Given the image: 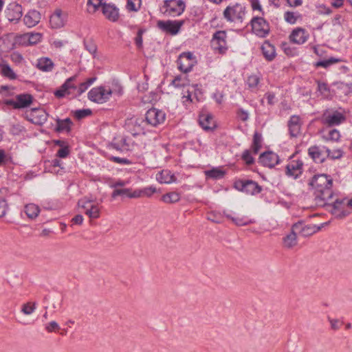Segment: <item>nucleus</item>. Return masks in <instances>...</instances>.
<instances>
[{
	"label": "nucleus",
	"mask_w": 352,
	"mask_h": 352,
	"mask_svg": "<svg viewBox=\"0 0 352 352\" xmlns=\"http://www.w3.org/2000/svg\"><path fill=\"white\" fill-rule=\"evenodd\" d=\"M261 48L262 53L266 60L271 61L275 58V47L269 41H265L261 45Z\"/></svg>",
	"instance_id": "obj_30"
},
{
	"label": "nucleus",
	"mask_w": 352,
	"mask_h": 352,
	"mask_svg": "<svg viewBox=\"0 0 352 352\" xmlns=\"http://www.w3.org/2000/svg\"><path fill=\"white\" fill-rule=\"evenodd\" d=\"M1 74L3 76L10 78V79H15L16 76L11 67L6 64H3L1 65Z\"/></svg>",
	"instance_id": "obj_48"
},
{
	"label": "nucleus",
	"mask_w": 352,
	"mask_h": 352,
	"mask_svg": "<svg viewBox=\"0 0 352 352\" xmlns=\"http://www.w3.org/2000/svg\"><path fill=\"white\" fill-rule=\"evenodd\" d=\"M184 24L183 21H159L157 22V26L162 30L169 32L171 34H176L182 25Z\"/></svg>",
	"instance_id": "obj_20"
},
{
	"label": "nucleus",
	"mask_w": 352,
	"mask_h": 352,
	"mask_svg": "<svg viewBox=\"0 0 352 352\" xmlns=\"http://www.w3.org/2000/svg\"><path fill=\"white\" fill-rule=\"evenodd\" d=\"M156 179L162 184H170L176 180L175 176L168 170H163L157 173Z\"/></svg>",
	"instance_id": "obj_33"
},
{
	"label": "nucleus",
	"mask_w": 352,
	"mask_h": 352,
	"mask_svg": "<svg viewBox=\"0 0 352 352\" xmlns=\"http://www.w3.org/2000/svg\"><path fill=\"white\" fill-rule=\"evenodd\" d=\"M235 188L250 195H255L261 191V187L252 180H239L234 183Z\"/></svg>",
	"instance_id": "obj_12"
},
{
	"label": "nucleus",
	"mask_w": 352,
	"mask_h": 352,
	"mask_svg": "<svg viewBox=\"0 0 352 352\" xmlns=\"http://www.w3.org/2000/svg\"><path fill=\"white\" fill-rule=\"evenodd\" d=\"M144 120L141 118L132 117L125 121V127L133 135L144 133Z\"/></svg>",
	"instance_id": "obj_8"
},
{
	"label": "nucleus",
	"mask_w": 352,
	"mask_h": 352,
	"mask_svg": "<svg viewBox=\"0 0 352 352\" xmlns=\"http://www.w3.org/2000/svg\"><path fill=\"white\" fill-rule=\"evenodd\" d=\"M69 151L68 148L63 147V148H60L58 151L56 155L59 157L65 158L69 155Z\"/></svg>",
	"instance_id": "obj_61"
},
{
	"label": "nucleus",
	"mask_w": 352,
	"mask_h": 352,
	"mask_svg": "<svg viewBox=\"0 0 352 352\" xmlns=\"http://www.w3.org/2000/svg\"><path fill=\"white\" fill-rule=\"evenodd\" d=\"M207 177L212 179H221L223 177L225 172L220 168H214L205 172Z\"/></svg>",
	"instance_id": "obj_43"
},
{
	"label": "nucleus",
	"mask_w": 352,
	"mask_h": 352,
	"mask_svg": "<svg viewBox=\"0 0 352 352\" xmlns=\"http://www.w3.org/2000/svg\"><path fill=\"white\" fill-rule=\"evenodd\" d=\"M223 214L227 219L231 220L237 226H248L255 222L254 219H249L246 216L234 217L232 216L231 214L227 213L226 212H224Z\"/></svg>",
	"instance_id": "obj_29"
},
{
	"label": "nucleus",
	"mask_w": 352,
	"mask_h": 352,
	"mask_svg": "<svg viewBox=\"0 0 352 352\" xmlns=\"http://www.w3.org/2000/svg\"><path fill=\"white\" fill-rule=\"evenodd\" d=\"M42 34L40 33L26 34L22 36V39L25 43L29 45H34L41 41Z\"/></svg>",
	"instance_id": "obj_37"
},
{
	"label": "nucleus",
	"mask_w": 352,
	"mask_h": 352,
	"mask_svg": "<svg viewBox=\"0 0 352 352\" xmlns=\"http://www.w3.org/2000/svg\"><path fill=\"white\" fill-rule=\"evenodd\" d=\"M45 329L47 332L52 333L60 329V327L56 321H51L47 324H46Z\"/></svg>",
	"instance_id": "obj_58"
},
{
	"label": "nucleus",
	"mask_w": 352,
	"mask_h": 352,
	"mask_svg": "<svg viewBox=\"0 0 352 352\" xmlns=\"http://www.w3.org/2000/svg\"><path fill=\"white\" fill-rule=\"evenodd\" d=\"M78 206L85 210V213L91 219H97L100 217V209L97 205L93 204L91 201L81 199L78 201Z\"/></svg>",
	"instance_id": "obj_18"
},
{
	"label": "nucleus",
	"mask_w": 352,
	"mask_h": 352,
	"mask_svg": "<svg viewBox=\"0 0 352 352\" xmlns=\"http://www.w3.org/2000/svg\"><path fill=\"white\" fill-rule=\"evenodd\" d=\"M284 17L285 21L291 24H294L297 20V16H296L295 13L292 12H286Z\"/></svg>",
	"instance_id": "obj_56"
},
{
	"label": "nucleus",
	"mask_w": 352,
	"mask_h": 352,
	"mask_svg": "<svg viewBox=\"0 0 352 352\" xmlns=\"http://www.w3.org/2000/svg\"><path fill=\"white\" fill-rule=\"evenodd\" d=\"M332 184L333 180L327 175H317L312 177L309 185L314 190L315 200L318 206H324L330 204L333 196Z\"/></svg>",
	"instance_id": "obj_1"
},
{
	"label": "nucleus",
	"mask_w": 352,
	"mask_h": 352,
	"mask_svg": "<svg viewBox=\"0 0 352 352\" xmlns=\"http://www.w3.org/2000/svg\"><path fill=\"white\" fill-rule=\"evenodd\" d=\"M243 14L244 8L238 3H236L232 6H228L223 12L224 18L230 22L241 19Z\"/></svg>",
	"instance_id": "obj_16"
},
{
	"label": "nucleus",
	"mask_w": 352,
	"mask_h": 352,
	"mask_svg": "<svg viewBox=\"0 0 352 352\" xmlns=\"http://www.w3.org/2000/svg\"><path fill=\"white\" fill-rule=\"evenodd\" d=\"M85 46L86 50L91 54H94L96 52L97 47L96 44L91 41L88 40L85 41Z\"/></svg>",
	"instance_id": "obj_53"
},
{
	"label": "nucleus",
	"mask_w": 352,
	"mask_h": 352,
	"mask_svg": "<svg viewBox=\"0 0 352 352\" xmlns=\"http://www.w3.org/2000/svg\"><path fill=\"white\" fill-rule=\"evenodd\" d=\"M242 159L248 165L253 164L254 161L249 150H245L243 151L242 154Z\"/></svg>",
	"instance_id": "obj_55"
},
{
	"label": "nucleus",
	"mask_w": 352,
	"mask_h": 352,
	"mask_svg": "<svg viewBox=\"0 0 352 352\" xmlns=\"http://www.w3.org/2000/svg\"><path fill=\"white\" fill-rule=\"evenodd\" d=\"M196 61L190 52H184L177 59L178 68L180 71L187 73L191 71Z\"/></svg>",
	"instance_id": "obj_13"
},
{
	"label": "nucleus",
	"mask_w": 352,
	"mask_h": 352,
	"mask_svg": "<svg viewBox=\"0 0 352 352\" xmlns=\"http://www.w3.org/2000/svg\"><path fill=\"white\" fill-rule=\"evenodd\" d=\"M91 114V111L89 109L76 110L74 112V117L78 120L82 119L85 117L90 116Z\"/></svg>",
	"instance_id": "obj_49"
},
{
	"label": "nucleus",
	"mask_w": 352,
	"mask_h": 352,
	"mask_svg": "<svg viewBox=\"0 0 352 352\" xmlns=\"http://www.w3.org/2000/svg\"><path fill=\"white\" fill-rule=\"evenodd\" d=\"M342 156V151L340 149H337L331 151L330 150V155L328 157L331 159H339Z\"/></svg>",
	"instance_id": "obj_60"
},
{
	"label": "nucleus",
	"mask_w": 352,
	"mask_h": 352,
	"mask_svg": "<svg viewBox=\"0 0 352 352\" xmlns=\"http://www.w3.org/2000/svg\"><path fill=\"white\" fill-rule=\"evenodd\" d=\"M227 34L225 31L216 32L211 40V46L214 50L220 54H224L228 50Z\"/></svg>",
	"instance_id": "obj_6"
},
{
	"label": "nucleus",
	"mask_w": 352,
	"mask_h": 352,
	"mask_svg": "<svg viewBox=\"0 0 352 352\" xmlns=\"http://www.w3.org/2000/svg\"><path fill=\"white\" fill-rule=\"evenodd\" d=\"M7 190L5 188L0 189V217H3L8 210V204L6 201Z\"/></svg>",
	"instance_id": "obj_36"
},
{
	"label": "nucleus",
	"mask_w": 352,
	"mask_h": 352,
	"mask_svg": "<svg viewBox=\"0 0 352 352\" xmlns=\"http://www.w3.org/2000/svg\"><path fill=\"white\" fill-rule=\"evenodd\" d=\"M54 65L52 60L47 57H42L37 60L36 67L43 72H49L52 71Z\"/></svg>",
	"instance_id": "obj_31"
},
{
	"label": "nucleus",
	"mask_w": 352,
	"mask_h": 352,
	"mask_svg": "<svg viewBox=\"0 0 352 352\" xmlns=\"http://www.w3.org/2000/svg\"><path fill=\"white\" fill-rule=\"evenodd\" d=\"M104 16L112 22H116L119 19V10L113 4L104 3L102 9Z\"/></svg>",
	"instance_id": "obj_25"
},
{
	"label": "nucleus",
	"mask_w": 352,
	"mask_h": 352,
	"mask_svg": "<svg viewBox=\"0 0 352 352\" xmlns=\"http://www.w3.org/2000/svg\"><path fill=\"white\" fill-rule=\"evenodd\" d=\"M318 89L322 94H325V93L329 90L327 85L324 82H318Z\"/></svg>",
	"instance_id": "obj_64"
},
{
	"label": "nucleus",
	"mask_w": 352,
	"mask_h": 352,
	"mask_svg": "<svg viewBox=\"0 0 352 352\" xmlns=\"http://www.w3.org/2000/svg\"><path fill=\"white\" fill-rule=\"evenodd\" d=\"M185 3L182 0H165L161 12L167 16H177L185 10Z\"/></svg>",
	"instance_id": "obj_2"
},
{
	"label": "nucleus",
	"mask_w": 352,
	"mask_h": 352,
	"mask_svg": "<svg viewBox=\"0 0 352 352\" xmlns=\"http://www.w3.org/2000/svg\"><path fill=\"white\" fill-rule=\"evenodd\" d=\"M308 154L315 162L322 163L330 155V149L325 146L320 148L318 146H313L308 149Z\"/></svg>",
	"instance_id": "obj_15"
},
{
	"label": "nucleus",
	"mask_w": 352,
	"mask_h": 352,
	"mask_svg": "<svg viewBox=\"0 0 352 352\" xmlns=\"http://www.w3.org/2000/svg\"><path fill=\"white\" fill-rule=\"evenodd\" d=\"M40 19L41 14L35 10H30L23 18L25 24L29 28L35 26L39 23Z\"/></svg>",
	"instance_id": "obj_28"
},
{
	"label": "nucleus",
	"mask_w": 352,
	"mask_h": 352,
	"mask_svg": "<svg viewBox=\"0 0 352 352\" xmlns=\"http://www.w3.org/2000/svg\"><path fill=\"white\" fill-rule=\"evenodd\" d=\"M135 192H140L139 197H144V196L149 197L153 193H155L156 192V189H155V188L151 186V187L145 188L142 190H135Z\"/></svg>",
	"instance_id": "obj_50"
},
{
	"label": "nucleus",
	"mask_w": 352,
	"mask_h": 352,
	"mask_svg": "<svg viewBox=\"0 0 352 352\" xmlns=\"http://www.w3.org/2000/svg\"><path fill=\"white\" fill-rule=\"evenodd\" d=\"M199 122L203 129L212 130L215 127V122L212 115L208 113H202L199 116Z\"/></svg>",
	"instance_id": "obj_27"
},
{
	"label": "nucleus",
	"mask_w": 352,
	"mask_h": 352,
	"mask_svg": "<svg viewBox=\"0 0 352 352\" xmlns=\"http://www.w3.org/2000/svg\"><path fill=\"white\" fill-rule=\"evenodd\" d=\"M56 131L58 132H67L69 133L71 131V127L72 125V121L70 118H66L64 120H60L59 118L56 119Z\"/></svg>",
	"instance_id": "obj_35"
},
{
	"label": "nucleus",
	"mask_w": 352,
	"mask_h": 352,
	"mask_svg": "<svg viewBox=\"0 0 352 352\" xmlns=\"http://www.w3.org/2000/svg\"><path fill=\"white\" fill-rule=\"evenodd\" d=\"M262 144V136L258 133L256 132L254 134L253 142H252V150L254 154H257L261 148Z\"/></svg>",
	"instance_id": "obj_44"
},
{
	"label": "nucleus",
	"mask_w": 352,
	"mask_h": 352,
	"mask_svg": "<svg viewBox=\"0 0 352 352\" xmlns=\"http://www.w3.org/2000/svg\"><path fill=\"white\" fill-rule=\"evenodd\" d=\"M321 226L314 224H303L300 222L294 224V230L300 233L304 236H308L319 231Z\"/></svg>",
	"instance_id": "obj_22"
},
{
	"label": "nucleus",
	"mask_w": 352,
	"mask_h": 352,
	"mask_svg": "<svg viewBox=\"0 0 352 352\" xmlns=\"http://www.w3.org/2000/svg\"><path fill=\"white\" fill-rule=\"evenodd\" d=\"M24 212L29 218L34 219L38 215L40 209L37 205L29 204L25 205Z\"/></svg>",
	"instance_id": "obj_38"
},
{
	"label": "nucleus",
	"mask_w": 352,
	"mask_h": 352,
	"mask_svg": "<svg viewBox=\"0 0 352 352\" xmlns=\"http://www.w3.org/2000/svg\"><path fill=\"white\" fill-rule=\"evenodd\" d=\"M25 131L24 127L19 124H13L10 128V132L14 135H19Z\"/></svg>",
	"instance_id": "obj_54"
},
{
	"label": "nucleus",
	"mask_w": 352,
	"mask_h": 352,
	"mask_svg": "<svg viewBox=\"0 0 352 352\" xmlns=\"http://www.w3.org/2000/svg\"><path fill=\"white\" fill-rule=\"evenodd\" d=\"M77 78V76H73L66 80L62 86L54 92V95L57 98H63L65 96L70 94H75L77 87L75 85L74 82Z\"/></svg>",
	"instance_id": "obj_10"
},
{
	"label": "nucleus",
	"mask_w": 352,
	"mask_h": 352,
	"mask_svg": "<svg viewBox=\"0 0 352 352\" xmlns=\"http://www.w3.org/2000/svg\"><path fill=\"white\" fill-rule=\"evenodd\" d=\"M303 163L301 160H292L286 166V175L293 179L298 178L302 173Z\"/></svg>",
	"instance_id": "obj_19"
},
{
	"label": "nucleus",
	"mask_w": 352,
	"mask_h": 352,
	"mask_svg": "<svg viewBox=\"0 0 352 352\" xmlns=\"http://www.w3.org/2000/svg\"><path fill=\"white\" fill-rule=\"evenodd\" d=\"M329 322L331 327L333 330H338L342 324L341 322L337 319H329Z\"/></svg>",
	"instance_id": "obj_62"
},
{
	"label": "nucleus",
	"mask_w": 352,
	"mask_h": 352,
	"mask_svg": "<svg viewBox=\"0 0 352 352\" xmlns=\"http://www.w3.org/2000/svg\"><path fill=\"white\" fill-rule=\"evenodd\" d=\"M340 61H341V60L339 59V58L331 57L329 59L322 60H320V61L316 62L315 63V66L316 67H324V68H327L330 65H331L333 64H335V63H340Z\"/></svg>",
	"instance_id": "obj_45"
},
{
	"label": "nucleus",
	"mask_w": 352,
	"mask_h": 352,
	"mask_svg": "<svg viewBox=\"0 0 352 352\" xmlns=\"http://www.w3.org/2000/svg\"><path fill=\"white\" fill-rule=\"evenodd\" d=\"M329 205L331 207V212L338 219H342L351 213V210L346 207L345 199H336Z\"/></svg>",
	"instance_id": "obj_9"
},
{
	"label": "nucleus",
	"mask_w": 352,
	"mask_h": 352,
	"mask_svg": "<svg viewBox=\"0 0 352 352\" xmlns=\"http://www.w3.org/2000/svg\"><path fill=\"white\" fill-rule=\"evenodd\" d=\"M323 138L326 140L338 142L340 138V134L337 129H331L327 135H323Z\"/></svg>",
	"instance_id": "obj_46"
},
{
	"label": "nucleus",
	"mask_w": 352,
	"mask_h": 352,
	"mask_svg": "<svg viewBox=\"0 0 352 352\" xmlns=\"http://www.w3.org/2000/svg\"><path fill=\"white\" fill-rule=\"evenodd\" d=\"M172 84L175 87H184L190 86L189 80L186 78V76H176L173 79Z\"/></svg>",
	"instance_id": "obj_41"
},
{
	"label": "nucleus",
	"mask_w": 352,
	"mask_h": 352,
	"mask_svg": "<svg viewBox=\"0 0 352 352\" xmlns=\"http://www.w3.org/2000/svg\"><path fill=\"white\" fill-rule=\"evenodd\" d=\"M36 303L28 302L21 307V312L25 315H31L36 309Z\"/></svg>",
	"instance_id": "obj_47"
},
{
	"label": "nucleus",
	"mask_w": 352,
	"mask_h": 352,
	"mask_svg": "<svg viewBox=\"0 0 352 352\" xmlns=\"http://www.w3.org/2000/svg\"><path fill=\"white\" fill-rule=\"evenodd\" d=\"M300 118L298 116H291L288 122V128L291 137H297L300 133L301 128Z\"/></svg>",
	"instance_id": "obj_26"
},
{
	"label": "nucleus",
	"mask_w": 352,
	"mask_h": 352,
	"mask_svg": "<svg viewBox=\"0 0 352 352\" xmlns=\"http://www.w3.org/2000/svg\"><path fill=\"white\" fill-rule=\"evenodd\" d=\"M165 120V113L157 109L152 108L148 110L145 115V124L156 126Z\"/></svg>",
	"instance_id": "obj_11"
},
{
	"label": "nucleus",
	"mask_w": 352,
	"mask_h": 352,
	"mask_svg": "<svg viewBox=\"0 0 352 352\" xmlns=\"http://www.w3.org/2000/svg\"><path fill=\"white\" fill-rule=\"evenodd\" d=\"M278 156L272 151L263 153L259 157V163L269 168L274 167L278 163Z\"/></svg>",
	"instance_id": "obj_24"
},
{
	"label": "nucleus",
	"mask_w": 352,
	"mask_h": 352,
	"mask_svg": "<svg viewBox=\"0 0 352 352\" xmlns=\"http://www.w3.org/2000/svg\"><path fill=\"white\" fill-rule=\"evenodd\" d=\"M120 195H126L129 198H139L140 192H135V190L132 191L131 188H116L113 191L111 197L115 199Z\"/></svg>",
	"instance_id": "obj_34"
},
{
	"label": "nucleus",
	"mask_w": 352,
	"mask_h": 352,
	"mask_svg": "<svg viewBox=\"0 0 352 352\" xmlns=\"http://www.w3.org/2000/svg\"><path fill=\"white\" fill-rule=\"evenodd\" d=\"M33 102V97L28 94H21L16 96L14 99L5 100L7 105L12 106L14 109H24L30 107Z\"/></svg>",
	"instance_id": "obj_5"
},
{
	"label": "nucleus",
	"mask_w": 352,
	"mask_h": 352,
	"mask_svg": "<svg viewBox=\"0 0 352 352\" xmlns=\"http://www.w3.org/2000/svg\"><path fill=\"white\" fill-rule=\"evenodd\" d=\"M22 15V7L16 3H10L6 10V16L10 21H18Z\"/></svg>",
	"instance_id": "obj_21"
},
{
	"label": "nucleus",
	"mask_w": 352,
	"mask_h": 352,
	"mask_svg": "<svg viewBox=\"0 0 352 352\" xmlns=\"http://www.w3.org/2000/svg\"><path fill=\"white\" fill-rule=\"evenodd\" d=\"M129 183L128 181L118 180L110 184V187L116 189L118 187L124 186Z\"/></svg>",
	"instance_id": "obj_63"
},
{
	"label": "nucleus",
	"mask_w": 352,
	"mask_h": 352,
	"mask_svg": "<svg viewBox=\"0 0 352 352\" xmlns=\"http://www.w3.org/2000/svg\"><path fill=\"white\" fill-rule=\"evenodd\" d=\"M95 80L96 78H88L85 82H81L80 85L77 87L76 96H80L84 93L94 83Z\"/></svg>",
	"instance_id": "obj_40"
},
{
	"label": "nucleus",
	"mask_w": 352,
	"mask_h": 352,
	"mask_svg": "<svg viewBox=\"0 0 352 352\" xmlns=\"http://www.w3.org/2000/svg\"><path fill=\"white\" fill-rule=\"evenodd\" d=\"M236 116L237 118L243 122L247 121L249 118L248 112L243 109H238V111H236Z\"/></svg>",
	"instance_id": "obj_57"
},
{
	"label": "nucleus",
	"mask_w": 352,
	"mask_h": 352,
	"mask_svg": "<svg viewBox=\"0 0 352 352\" xmlns=\"http://www.w3.org/2000/svg\"><path fill=\"white\" fill-rule=\"evenodd\" d=\"M259 78L256 75H252L248 77L247 83L249 86V87L252 89H254L257 87V85L259 83Z\"/></svg>",
	"instance_id": "obj_52"
},
{
	"label": "nucleus",
	"mask_w": 352,
	"mask_h": 352,
	"mask_svg": "<svg viewBox=\"0 0 352 352\" xmlns=\"http://www.w3.org/2000/svg\"><path fill=\"white\" fill-rule=\"evenodd\" d=\"M25 118L32 123L42 125L47 119V113L41 108H34L25 112Z\"/></svg>",
	"instance_id": "obj_7"
},
{
	"label": "nucleus",
	"mask_w": 352,
	"mask_h": 352,
	"mask_svg": "<svg viewBox=\"0 0 352 352\" xmlns=\"http://www.w3.org/2000/svg\"><path fill=\"white\" fill-rule=\"evenodd\" d=\"M104 3L102 0H88L87 11L89 13H94L100 7L102 8Z\"/></svg>",
	"instance_id": "obj_42"
},
{
	"label": "nucleus",
	"mask_w": 352,
	"mask_h": 352,
	"mask_svg": "<svg viewBox=\"0 0 352 352\" xmlns=\"http://www.w3.org/2000/svg\"><path fill=\"white\" fill-rule=\"evenodd\" d=\"M309 36V33L305 29L297 28L292 32L289 39L295 44L302 45L307 41Z\"/></svg>",
	"instance_id": "obj_23"
},
{
	"label": "nucleus",
	"mask_w": 352,
	"mask_h": 352,
	"mask_svg": "<svg viewBox=\"0 0 352 352\" xmlns=\"http://www.w3.org/2000/svg\"><path fill=\"white\" fill-rule=\"evenodd\" d=\"M143 30H139L137 34V36L135 38V43L138 47L140 48L142 46V34L144 33Z\"/></svg>",
	"instance_id": "obj_59"
},
{
	"label": "nucleus",
	"mask_w": 352,
	"mask_h": 352,
	"mask_svg": "<svg viewBox=\"0 0 352 352\" xmlns=\"http://www.w3.org/2000/svg\"><path fill=\"white\" fill-rule=\"evenodd\" d=\"M297 233H298L297 231L294 230V226H293L292 228V232L289 234H288L287 235H286L283 239V243L284 248L290 249L297 245V236H296Z\"/></svg>",
	"instance_id": "obj_32"
},
{
	"label": "nucleus",
	"mask_w": 352,
	"mask_h": 352,
	"mask_svg": "<svg viewBox=\"0 0 352 352\" xmlns=\"http://www.w3.org/2000/svg\"><path fill=\"white\" fill-rule=\"evenodd\" d=\"M67 19V14L60 9H56L50 16V23L52 28L58 29L65 25Z\"/></svg>",
	"instance_id": "obj_17"
},
{
	"label": "nucleus",
	"mask_w": 352,
	"mask_h": 352,
	"mask_svg": "<svg viewBox=\"0 0 352 352\" xmlns=\"http://www.w3.org/2000/svg\"><path fill=\"white\" fill-rule=\"evenodd\" d=\"M253 32L260 37H265L270 32L269 24L262 17H254L251 21Z\"/></svg>",
	"instance_id": "obj_14"
},
{
	"label": "nucleus",
	"mask_w": 352,
	"mask_h": 352,
	"mask_svg": "<svg viewBox=\"0 0 352 352\" xmlns=\"http://www.w3.org/2000/svg\"><path fill=\"white\" fill-rule=\"evenodd\" d=\"M181 195L176 192H170L164 195L162 197V200L166 204H174L180 200Z\"/></svg>",
	"instance_id": "obj_39"
},
{
	"label": "nucleus",
	"mask_w": 352,
	"mask_h": 352,
	"mask_svg": "<svg viewBox=\"0 0 352 352\" xmlns=\"http://www.w3.org/2000/svg\"><path fill=\"white\" fill-rule=\"evenodd\" d=\"M140 6V0H127L126 8L131 11H137Z\"/></svg>",
	"instance_id": "obj_51"
},
{
	"label": "nucleus",
	"mask_w": 352,
	"mask_h": 352,
	"mask_svg": "<svg viewBox=\"0 0 352 352\" xmlns=\"http://www.w3.org/2000/svg\"><path fill=\"white\" fill-rule=\"evenodd\" d=\"M345 120L346 117L342 113L338 111L329 110L323 113L321 118L322 122L328 126L339 125L344 122Z\"/></svg>",
	"instance_id": "obj_4"
},
{
	"label": "nucleus",
	"mask_w": 352,
	"mask_h": 352,
	"mask_svg": "<svg viewBox=\"0 0 352 352\" xmlns=\"http://www.w3.org/2000/svg\"><path fill=\"white\" fill-rule=\"evenodd\" d=\"M111 94L110 89L101 86L91 89L88 93V98L93 102L102 104L110 98Z\"/></svg>",
	"instance_id": "obj_3"
}]
</instances>
